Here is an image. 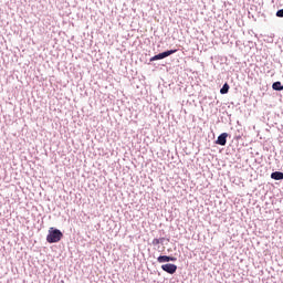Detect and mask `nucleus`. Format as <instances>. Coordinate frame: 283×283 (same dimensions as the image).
Segmentation results:
<instances>
[{"label": "nucleus", "mask_w": 283, "mask_h": 283, "mask_svg": "<svg viewBox=\"0 0 283 283\" xmlns=\"http://www.w3.org/2000/svg\"><path fill=\"white\" fill-rule=\"evenodd\" d=\"M61 240H63V232L56 228H50L46 242H49V244H55L56 242H61Z\"/></svg>", "instance_id": "f257e3e1"}, {"label": "nucleus", "mask_w": 283, "mask_h": 283, "mask_svg": "<svg viewBox=\"0 0 283 283\" xmlns=\"http://www.w3.org/2000/svg\"><path fill=\"white\" fill-rule=\"evenodd\" d=\"M176 52H178L177 49L168 50V51L158 53L157 55L150 57V63L154 62V61H163V59H167V56H171V54H176Z\"/></svg>", "instance_id": "f03ea898"}, {"label": "nucleus", "mask_w": 283, "mask_h": 283, "mask_svg": "<svg viewBox=\"0 0 283 283\" xmlns=\"http://www.w3.org/2000/svg\"><path fill=\"white\" fill-rule=\"evenodd\" d=\"M161 269L163 271H165V273H169V275H174V273L178 271V265L174 263H166L161 265Z\"/></svg>", "instance_id": "7ed1b4c3"}, {"label": "nucleus", "mask_w": 283, "mask_h": 283, "mask_svg": "<svg viewBox=\"0 0 283 283\" xmlns=\"http://www.w3.org/2000/svg\"><path fill=\"white\" fill-rule=\"evenodd\" d=\"M227 138H229L228 133L220 134L216 140V145H221V147H224V145H227Z\"/></svg>", "instance_id": "20e7f679"}, {"label": "nucleus", "mask_w": 283, "mask_h": 283, "mask_svg": "<svg viewBox=\"0 0 283 283\" xmlns=\"http://www.w3.org/2000/svg\"><path fill=\"white\" fill-rule=\"evenodd\" d=\"M176 259L175 256H168V255H159L157 258V262H159V264H163L165 262H176Z\"/></svg>", "instance_id": "39448f33"}, {"label": "nucleus", "mask_w": 283, "mask_h": 283, "mask_svg": "<svg viewBox=\"0 0 283 283\" xmlns=\"http://www.w3.org/2000/svg\"><path fill=\"white\" fill-rule=\"evenodd\" d=\"M272 90H274V92H283L282 82H280V81L274 82V83L272 84Z\"/></svg>", "instance_id": "423d86ee"}, {"label": "nucleus", "mask_w": 283, "mask_h": 283, "mask_svg": "<svg viewBox=\"0 0 283 283\" xmlns=\"http://www.w3.org/2000/svg\"><path fill=\"white\" fill-rule=\"evenodd\" d=\"M272 180H283V172L282 171H274L271 174Z\"/></svg>", "instance_id": "0eeeda50"}, {"label": "nucleus", "mask_w": 283, "mask_h": 283, "mask_svg": "<svg viewBox=\"0 0 283 283\" xmlns=\"http://www.w3.org/2000/svg\"><path fill=\"white\" fill-rule=\"evenodd\" d=\"M229 88H230L229 84L224 83L220 90V94H229Z\"/></svg>", "instance_id": "6e6552de"}, {"label": "nucleus", "mask_w": 283, "mask_h": 283, "mask_svg": "<svg viewBox=\"0 0 283 283\" xmlns=\"http://www.w3.org/2000/svg\"><path fill=\"white\" fill-rule=\"evenodd\" d=\"M276 17H279V19H283V9L276 11Z\"/></svg>", "instance_id": "1a4fd4ad"}, {"label": "nucleus", "mask_w": 283, "mask_h": 283, "mask_svg": "<svg viewBox=\"0 0 283 283\" xmlns=\"http://www.w3.org/2000/svg\"><path fill=\"white\" fill-rule=\"evenodd\" d=\"M153 244H154V247L160 244V240L159 239H154L153 240Z\"/></svg>", "instance_id": "9d476101"}, {"label": "nucleus", "mask_w": 283, "mask_h": 283, "mask_svg": "<svg viewBox=\"0 0 283 283\" xmlns=\"http://www.w3.org/2000/svg\"><path fill=\"white\" fill-rule=\"evenodd\" d=\"M160 244H163V242H165V238H160Z\"/></svg>", "instance_id": "9b49d317"}]
</instances>
